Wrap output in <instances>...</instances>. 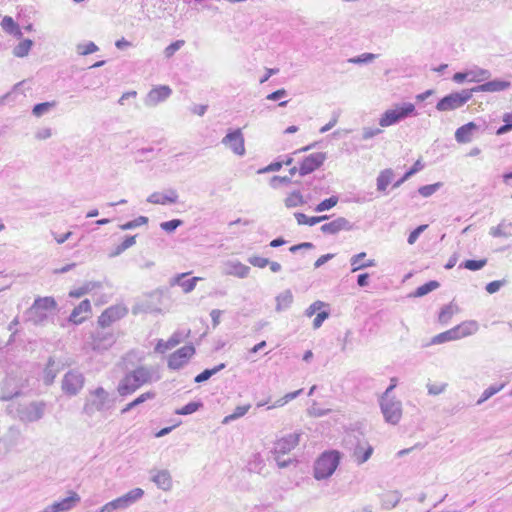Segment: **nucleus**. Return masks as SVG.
I'll return each instance as SVG.
<instances>
[{
    "instance_id": "nucleus-50",
    "label": "nucleus",
    "mask_w": 512,
    "mask_h": 512,
    "mask_svg": "<svg viewBox=\"0 0 512 512\" xmlns=\"http://www.w3.org/2000/svg\"><path fill=\"white\" fill-rule=\"evenodd\" d=\"M99 50V47L92 41L87 42L85 44H78L77 45V53L79 55H89L94 52H97Z\"/></svg>"
},
{
    "instance_id": "nucleus-45",
    "label": "nucleus",
    "mask_w": 512,
    "mask_h": 512,
    "mask_svg": "<svg viewBox=\"0 0 512 512\" xmlns=\"http://www.w3.org/2000/svg\"><path fill=\"white\" fill-rule=\"evenodd\" d=\"M303 392V389L296 390L294 392L287 393L282 398L276 400L273 405L269 406L268 409H273L276 407H282L289 401L297 398L301 393Z\"/></svg>"
},
{
    "instance_id": "nucleus-62",
    "label": "nucleus",
    "mask_w": 512,
    "mask_h": 512,
    "mask_svg": "<svg viewBox=\"0 0 512 512\" xmlns=\"http://www.w3.org/2000/svg\"><path fill=\"white\" fill-rule=\"evenodd\" d=\"M428 226H417L408 236V243L414 244L418 237L425 231Z\"/></svg>"
},
{
    "instance_id": "nucleus-64",
    "label": "nucleus",
    "mask_w": 512,
    "mask_h": 512,
    "mask_svg": "<svg viewBox=\"0 0 512 512\" xmlns=\"http://www.w3.org/2000/svg\"><path fill=\"white\" fill-rule=\"evenodd\" d=\"M423 168H424V164L421 162V160H417L413 164V166L408 171L405 172L404 178H410L411 176H413L414 174H416Z\"/></svg>"
},
{
    "instance_id": "nucleus-48",
    "label": "nucleus",
    "mask_w": 512,
    "mask_h": 512,
    "mask_svg": "<svg viewBox=\"0 0 512 512\" xmlns=\"http://www.w3.org/2000/svg\"><path fill=\"white\" fill-rule=\"evenodd\" d=\"M304 203L303 196L300 191H294L287 196L285 199L286 207H296Z\"/></svg>"
},
{
    "instance_id": "nucleus-26",
    "label": "nucleus",
    "mask_w": 512,
    "mask_h": 512,
    "mask_svg": "<svg viewBox=\"0 0 512 512\" xmlns=\"http://www.w3.org/2000/svg\"><path fill=\"white\" fill-rule=\"evenodd\" d=\"M182 340L183 334L179 331H176L171 335V337L167 341H163L162 339H160L155 346V351L157 353L163 354L167 350L176 347L178 344L181 343Z\"/></svg>"
},
{
    "instance_id": "nucleus-57",
    "label": "nucleus",
    "mask_w": 512,
    "mask_h": 512,
    "mask_svg": "<svg viewBox=\"0 0 512 512\" xmlns=\"http://www.w3.org/2000/svg\"><path fill=\"white\" fill-rule=\"evenodd\" d=\"M248 262L258 268H264L270 263L269 259L260 256H251L248 258Z\"/></svg>"
},
{
    "instance_id": "nucleus-46",
    "label": "nucleus",
    "mask_w": 512,
    "mask_h": 512,
    "mask_svg": "<svg viewBox=\"0 0 512 512\" xmlns=\"http://www.w3.org/2000/svg\"><path fill=\"white\" fill-rule=\"evenodd\" d=\"M502 121L504 122L503 125H501L496 130V135H504L510 131H512V112L511 113H504L502 116Z\"/></svg>"
},
{
    "instance_id": "nucleus-63",
    "label": "nucleus",
    "mask_w": 512,
    "mask_h": 512,
    "mask_svg": "<svg viewBox=\"0 0 512 512\" xmlns=\"http://www.w3.org/2000/svg\"><path fill=\"white\" fill-rule=\"evenodd\" d=\"M289 183H291V178L288 176H284V177L273 176L270 181V184L273 188H278L281 184H289Z\"/></svg>"
},
{
    "instance_id": "nucleus-18",
    "label": "nucleus",
    "mask_w": 512,
    "mask_h": 512,
    "mask_svg": "<svg viewBox=\"0 0 512 512\" xmlns=\"http://www.w3.org/2000/svg\"><path fill=\"white\" fill-rule=\"evenodd\" d=\"M179 195L173 188H168L164 191L153 192L148 196L147 202L151 204L168 205L178 202Z\"/></svg>"
},
{
    "instance_id": "nucleus-17",
    "label": "nucleus",
    "mask_w": 512,
    "mask_h": 512,
    "mask_svg": "<svg viewBox=\"0 0 512 512\" xmlns=\"http://www.w3.org/2000/svg\"><path fill=\"white\" fill-rule=\"evenodd\" d=\"M172 94V90L167 85L157 86L149 91L144 99V104L148 107H154L165 101Z\"/></svg>"
},
{
    "instance_id": "nucleus-10",
    "label": "nucleus",
    "mask_w": 512,
    "mask_h": 512,
    "mask_svg": "<svg viewBox=\"0 0 512 512\" xmlns=\"http://www.w3.org/2000/svg\"><path fill=\"white\" fill-rule=\"evenodd\" d=\"M379 404L385 421L392 425L398 424L402 417L401 401L395 397H380Z\"/></svg>"
},
{
    "instance_id": "nucleus-36",
    "label": "nucleus",
    "mask_w": 512,
    "mask_h": 512,
    "mask_svg": "<svg viewBox=\"0 0 512 512\" xmlns=\"http://www.w3.org/2000/svg\"><path fill=\"white\" fill-rule=\"evenodd\" d=\"M136 236H126L125 239L118 245L115 246L114 250L110 252V257H116L123 253L125 250L135 244Z\"/></svg>"
},
{
    "instance_id": "nucleus-56",
    "label": "nucleus",
    "mask_w": 512,
    "mask_h": 512,
    "mask_svg": "<svg viewBox=\"0 0 512 512\" xmlns=\"http://www.w3.org/2000/svg\"><path fill=\"white\" fill-rule=\"evenodd\" d=\"M507 283V280L506 279H502V280H495V281H492L490 283H488L485 287L486 291L489 293V294H494L496 293L497 291H499V289L504 286L505 284Z\"/></svg>"
},
{
    "instance_id": "nucleus-32",
    "label": "nucleus",
    "mask_w": 512,
    "mask_h": 512,
    "mask_svg": "<svg viewBox=\"0 0 512 512\" xmlns=\"http://www.w3.org/2000/svg\"><path fill=\"white\" fill-rule=\"evenodd\" d=\"M155 397V393L154 392H145L143 394H141L140 396H138L136 399H134L133 401H131L130 403H128L122 410H121V414H126L128 413L129 411H131L132 409H134L135 407L139 406L140 404L144 403L145 401L147 400H150V399H153Z\"/></svg>"
},
{
    "instance_id": "nucleus-25",
    "label": "nucleus",
    "mask_w": 512,
    "mask_h": 512,
    "mask_svg": "<svg viewBox=\"0 0 512 512\" xmlns=\"http://www.w3.org/2000/svg\"><path fill=\"white\" fill-rule=\"evenodd\" d=\"M64 364L56 362L53 357H49L47 365L44 370V383L51 385L54 382L57 374L63 369Z\"/></svg>"
},
{
    "instance_id": "nucleus-55",
    "label": "nucleus",
    "mask_w": 512,
    "mask_h": 512,
    "mask_svg": "<svg viewBox=\"0 0 512 512\" xmlns=\"http://www.w3.org/2000/svg\"><path fill=\"white\" fill-rule=\"evenodd\" d=\"M376 58L375 54L372 53H363L357 57L349 59V62L355 63V64H364L372 62Z\"/></svg>"
},
{
    "instance_id": "nucleus-9",
    "label": "nucleus",
    "mask_w": 512,
    "mask_h": 512,
    "mask_svg": "<svg viewBox=\"0 0 512 512\" xmlns=\"http://www.w3.org/2000/svg\"><path fill=\"white\" fill-rule=\"evenodd\" d=\"M415 113V106L412 103H402L393 109L386 110L379 119L381 127L395 125Z\"/></svg>"
},
{
    "instance_id": "nucleus-24",
    "label": "nucleus",
    "mask_w": 512,
    "mask_h": 512,
    "mask_svg": "<svg viewBox=\"0 0 512 512\" xmlns=\"http://www.w3.org/2000/svg\"><path fill=\"white\" fill-rule=\"evenodd\" d=\"M189 274L190 273H181V274L175 275L173 278L170 279V282H169L170 285L171 286L178 285L182 288L184 293H190L191 291L194 290L197 282L199 280H201V278L200 277H192L190 279L183 280V278H185Z\"/></svg>"
},
{
    "instance_id": "nucleus-41",
    "label": "nucleus",
    "mask_w": 512,
    "mask_h": 512,
    "mask_svg": "<svg viewBox=\"0 0 512 512\" xmlns=\"http://www.w3.org/2000/svg\"><path fill=\"white\" fill-rule=\"evenodd\" d=\"M503 387H504V384L492 385V386L488 387L487 389H485L483 391L482 395L477 400L476 405L483 404L486 400H488L489 398H491L492 396L497 394L499 391H501L503 389Z\"/></svg>"
},
{
    "instance_id": "nucleus-61",
    "label": "nucleus",
    "mask_w": 512,
    "mask_h": 512,
    "mask_svg": "<svg viewBox=\"0 0 512 512\" xmlns=\"http://www.w3.org/2000/svg\"><path fill=\"white\" fill-rule=\"evenodd\" d=\"M328 311H320L313 320V328L318 329L322 326L323 322L329 317Z\"/></svg>"
},
{
    "instance_id": "nucleus-37",
    "label": "nucleus",
    "mask_w": 512,
    "mask_h": 512,
    "mask_svg": "<svg viewBox=\"0 0 512 512\" xmlns=\"http://www.w3.org/2000/svg\"><path fill=\"white\" fill-rule=\"evenodd\" d=\"M1 26L6 32L10 34H14L19 37L22 35V32L20 31L18 24L10 16H5L2 19Z\"/></svg>"
},
{
    "instance_id": "nucleus-33",
    "label": "nucleus",
    "mask_w": 512,
    "mask_h": 512,
    "mask_svg": "<svg viewBox=\"0 0 512 512\" xmlns=\"http://www.w3.org/2000/svg\"><path fill=\"white\" fill-rule=\"evenodd\" d=\"M459 334L455 331L454 327L445 332H442L434 336L431 340V344H442L448 341L458 340Z\"/></svg>"
},
{
    "instance_id": "nucleus-16",
    "label": "nucleus",
    "mask_w": 512,
    "mask_h": 512,
    "mask_svg": "<svg viewBox=\"0 0 512 512\" xmlns=\"http://www.w3.org/2000/svg\"><path fill=\"white\" fill-rule=\"evenodd\" d=\"M70 495L66 498H63L60 501H55L54 503L46 506L41 512H68L73 509L81 500L80 496L71 491Z\"/></svg>"
},
{
    "instance_id": "nucleus-12",
    "label": "nucleus",
    "mask_w": 512,
    "mask_h": 512,
    "mask_svg": "<svg viewBox=\"0 0 512 512\" xmlns=\"http://www.w3.org/2000/svg\"><path fill=\"white\" fill-rule=\"evenodd\" d=\"M84 385V376L78 371H68L62 380V390L64 393L75 396Z\"/></svg>"
},
{
    "instance_id": "nucleus-15",
    "label": "nucleus",
    "mask_w": 512,
    "mask_h": 512,
    "mask_svg": "<svg viewBox=\"0 0 512 512\" xmlns=\"http://www.w3.org/2000/svg\"><path fill=\"white\" fill-rule=\"evenodd\" d=\"M221 143L230 148L236 155L245 154L244 137L241 129L229 130Z\"/></svg>"
},
{
    "instance_id": "nucleus-52",
    "label": "nucleus",
    "mask_w": 512,
    "mask_h": 512,
    "mask_svg": "<svg viewBox=\"0 0 512 512\" xmlns=\"http://www.w3.org/2000/svg\"><path fill=\"white\" fill-rule=\"evenodd\" d=\"M453 313H454L453 306L451 304L443 306L439 312V316H438L439 322L442 324L448 323L449 320L451 319Z\"/></svg>"
},
{
    "instance_id": "nucleus-49",
    "label": "nucleus",
    "mask_w": 512,
    "mask_h": 512,
    "mask_svg": "<svg viewBox=\"0 0 512 512\" xmlns=\"http://www.w3.org/2000/svg\"><path fill=\"white\" fill-rule=\"evenodd\" d=\"M250 408V405H245V406H237L235 409H234V412L228 416H226L224 419H223V424H227L229 423L230 421L232 420H235L239 417H242L244 416L248 410Z\"/></svg>"
},
{
    "instance_id": "nucleus-27",
    "label": "nucleus",
    "mask_w": 512,
    "mask_h": 512,
    "mask_svg": "<svg viewBox=\"0 0 512 512\" xmlns=\"http://www.w3.org/2000/svg\"><path fill=\"white\" fill-rule=\"evenodd\" d=\"M478 129L474 122H469L459 127L455 132V139L458 143H468L472 140L473 133Z\"/></svg>"
},
{
    "instance_id": "nucleus-44",
    "label": "nucleus",
    "mask_w": 512,
    "mask_h": 512,
    "mask_svg": "<svg viewBox=\"0 0 512 512\" xmlns=\"http://www.w3.org/2000/svg\"><path fill=\"white\" fill-rule=\"evenodd\" d=\"M203 406V403L200 401H192L184 405L182 408L176 410V414L178 415H190L196 411H198Z\"/></svg>"
},
{
    "instance_id": "nucleus-59",
    "label": "nucleus",
    "mask_w": 512,
    "mask_h": 512,
    "mask_svg": "<svg viewBox=\"0 0 512 512\" xmlns=\"http://www.w3.org/2000/svg\"><path fill=\"white\" fill-rule=\"evenodd\" d=\"M382 133L380 128L364 127L362 131V139L368 140Z\"/></svg>"
},
{
    "instance_id": "nucleus-22",
    "label": "nucleus",
    "mask_w": 512,
    "mask_h": 512,
    "mask_svg": "<svg viewBox=\"0 0 512 512\" xmlns=\"http://www.w3.org/2000/svg\"><path fill=\"white\" fill-rule=\"evenodd\" d=\"M90 312H91L90 301L88 299H85V300L81 301L79 303V305L76 306L72 310L68 320H69V322H72L73 324H76V325L81 324L86 320V318L88 317V314Z\"/></svg>"
},
{
    "instance_id": "nucleus-40",
    "label": "nucleus",
    "mask_w": 512,
    "mask_h": 512,
    "mask_svg": "<svg viewBox=\"0 0 512 512\" xmlns=\"http://www.w3.org/2000/svg\"><path fill=\"white\" fill-rule=\"evenodd\" d=\"M486 264H487L486 258L479 259V260L468 259V260H465L464 262H462L460 264L459 268H465V269H468L471 271H478V270L482 269Z\"/></svg>"
},
{
    "instance_id": "nucleus-13",
    "label": "nucleus",
    "mask_w": 512,
    "mask_h": 512,
    "mask_svg": "<svg viewBox=\"0 0 512 512\" xmlns=\"http://www.w3.org/2000/svg\"><path fill=\"white\" fill-rule=\"evenodd\" d=\"M127 313V308L122 305H114L108 307L98 317V324L102 329H104L106 327H109L113 322L126 316Z\"/></svg>"
},
{
    "instance_id": "nucleus-3",
    "label": "nucleus",
    "mask_w": 512,
    "mask_h": 512,
    "mask_svg": "<svg viewBox=\"0 0 512 512\" xmlns=\"http://www.w3.org/2000/svg\"><path fill=\"white\" fill-rule=\"evenodd\" d=\"M115 398L103 388L97 387L95 390L90 391L89 396L86 398L83 413L91 417L96 412H103L113 407Z\"/></svg>"
},
{
    "instance_id": "nucleus-53",
    "label": "nucleus",
    "mask_w": 512,
    "mask_h": 512,
    "mask_svg": "<svg viewBox=\"0 0 512 512\" xmlns=\"http://www.w3.org/2000/svg\"><path fill=\"white\" fill-rule=\"evenodd\" d=\"M441 185L442 184L440 182L430 185H424L418 189V192L423 197H429L433 195L441 187Z\"/></svg>"
},
{
    "instance_id": "nucleus-30",
    "label": "nucleus",
    "mask_w": 512,
    "mask_h": 512,
    "mask_svg": "<svg viewBox=\"0 0 512 512\" xmlns=\"http://www.w3.org/2000/svg\"><path fill=\"white\" fill-rule=\"evenodd\" d=\"M439 287H440V283L438 281L430 280V281L426 282L425 284L416 288V290L414 292L409 294V297H415V298L423 297V296L427 295L428 293L436 290Z\"/></svg>"
},
{
    "instance_id": "nucleus-4",
    "label": "nucleus",
    "mask_w": 512,
    "mask_h": 512,
    "mask_svg": "<svg viewBox=\"0 0 512 512\" xmlns=\"http://www.w3.org/2000/svg\"><path fill=\"white\" fill-rule=\"evenodd\" d=\"M344 443L358 465L365 463L373 453V447L360 434H348L344 439Z\"/></svg>"
},
{
    "instance_id": "nucleus-21",
    "label": "nucleus",
    "mask_w": 512,
    "mask_h": 512,
    "mask_svg": "<svg viewBox=\"0 0 512 512\" xmlns=\"http://www.w3.org/2000/svg\"><path fill=\"white\" fill-rule=\"evenodd\" d=\"M249 272L250 267L238 260H228L223 265V274L225 275L235 276L243 279L248 277Z\"/></svg>"
},
{
    "instance_id": "nucleus-19",
    "label": "nucleus",
    "mask_w": 512,
    "mask_h": 512,
    "mask_svg": "<svg viewBox=\"0 0 512 512\" xmlns=\"http://www.w3.org/2000/svg\"><path fill=\"white\" fill-rule=\"evenodd\" d=\"M113 333L104 330H97L92 336V348L95 351L107 350L115 343Z\"/></svg>"
},
{
    "instance_id": "nucleus-20",
    "label": "nucleus",
    "mask_w": 512,
    "mask_h": 512,
    "mask_svg": "<svg viewBox=\"0 0 512 512\" xmlns=\"http://www.w3.org/2000/svg\"><path fill=\"white\" fill-rule=\"evenodd\" d=\"M144 495V491L141 488H134L124 494L121 497H118L114 500H112V504L115 505V510L117 509H126L132 504H134L136 501L142 498Z\"/></svg>"
},
{
    "instance_id": "nucleus-6",
    "label": "nucleus",
    "mask_w": 512,
    "mask_h": 512,
    "mask_svg": "<svg viewBox=\"0 0 512 512\" xmlns=\"http://www.w3.org/2000/svg\"><path fill=\"white\" fill-rule=\"evenodd\" d=\"M340 458L336 450L324 452L314 464V477L317 480L329 478L337 469Z\"/></svg>"
},
{
    "instance_id": "nucleus-31",
    "label": "nucleus",
    "mask_w": 512,
    "mask_h": 512,
    "mask_svg": "<svg viewBox=\"0 0 512 512\" xmlns=\"http://www.w3.org/2000/svg\"><path fill=\"white\" fill-rule=\"evenodd\" d=\"M394 177V172L392 169H384L382 170L377 177V190L385 191L387 186L392 182Z\"/></svg>"
},
{
    "instance_id": "nucleus-38",
    "label": "nucleus",
    "mask_w": 512,
    "mask_h": 512,
    "mask_svg": "<svg viewBox=\"0 0 512 512\" xmlns=\"http://www.w3.org/2000/svg\"><path fill=\"white\" fill-rule=\"evenodd\" d=\"M96 287H100V283L92 282V281L91 282H87L82 287H79L77 289H74V290L70 291L69 292V296L73 297V298H80V297L84 296L85 294H87L88 292H90L91 290H93Z\"/></svg>"
},
{
    "instance_id": "nucleus-34",
    "label": "nucleus",
    "mask_w": 512,
    "mask_h": 512,
    "mask_svg": "<svg viewBox=\"0 0 512 512\" xmlns=\"http://www.w3.org/2000/svg\"><path fill=\"white\" fill-rule=\"evenodd\" d=\"M401 494L398 491L389 492L382 497V506L385 509H392L398 505Z\"/></svg>"
},
{
    "instance_id": "nucleus-39",
    "label": "nucleus",
    "mask_w": 512,
    "mask_h": 512,
    "mask_svg": "<svg viewBox=\"0 0 512 512\" xmlns=\"http://www.w3.org/2000/svg\"><path fill=\"white\" fill-rule=\"evenodd\" d=\"M33 45V41L30 39H25L17 44L13 49V54L16 57H25L28 55L31 47Z\"/></svg>"
},
{
    "instance_id": "nucleus-42",
    "label": "nucleus",
    "mask_w": 512,
    "mask_h": 512,
    "mask_svg": "<svg viewBox=\"0 0 512 512\" xmlns=\"http://www.w3.org/2000/svg\"><path fill=\"white\" fill-rule=\"evenodd\" d=\"M56 105V101L38 103L33 106L32 113L36 117H41Z\"/></svg>"
},
{
    "instance_id": "nucleus-7",
    "label": "nucleus",
    "mask_w": 512,
    "mask_h": 512,
    "mask_svg": "<svg viewBox=\"0 0 512 512\" xmlns=\"http://www.w3.org/2000/svg\"><path fill=\"white\" fill-rule=\"evenodd\" d=\"M300 436V433H292L275 442L272 453L279 468H286L292 462L290 458L282 459V456L289 453L299 444Z\"/></svg>"
},
{
    "instance_id": "nucleus-8",
    "label": "nucleus",
    "mask_w": 512,
    "mask_h": 512,
    "mask_svg": "<svg viewBox=\"0 0 512 512\" xmlns=\"http://www.w3.org/2000/svg\"><path fill=\"white\" fill-rule=\"evenodd\" d=\"M474 90L463 89L459 92H452L441 98L436 109L440 112L453 111L464 106L473 96Z\"/></svg>"
},
{
    "instance_id": "nucleus-2",
    "label": "nucleus",
    "mask_w": 512,
    "mask_h": 512,
    "mask_svg": "<svg viewBox=\"0 0 512 512\" xmlns=\"http://www.w3.org/2000/svg\"><path fill=\"white\" fill-rule=\"evenodd\" d=\"M57 303L53 297H37L30 308L25 311L26 320L35 326H42L48 320V311L55 310Z\"/></svg>"
},
{
    "instance_id": "nucleus-58",
    "label": "nucleus",
    "mask_w": 512,
    "mask_h": 512,
    "mask_svg": "<svg viewBox=\"0 0 512 512\" xmlns=\"http://www.w3.org/2000/svg\"><path fill=\"white\" fill-rule=\"evenodd\" d=\"M447 384H427L428 394L429 395H439L443 393L446 389Z\"/></svg>"
},
{
    "instance_id": "nucleus-29",
    "label": "nucleus",
    "mask_w": 512,
    "mask_h": 512,
    "mask_svg": "<svg viewBox=\"0 0 512 512\" xmlns=\"http://www.w3.org/2000/svg\"><path fill=\"white\" fill-rule=\"evenodd\" d=\"M293 302V294L287 289L276 296V311L280 312L290 307Z\"/></svg>"
},
{
    "instance_id": "nucleus-47",
    "label": "nucleus",
    "mask_w": 512,
    "mask_h": 512,
    "mask_svg": "<svg viewBox=\"0 0 512 512\" xmlns=\"http://www.w3.org/2000/svg\"><path fill=\"white\" fill-rule=\"evenodd\" d=\"M470 75L469 81L471 82H482L490 78L491 73L489 70L478 68L476 70H469Z\"/></svg>"
},
{
    "instance_id": "nucleus-1",
    "label": "nucleus",
    "mask_w": 512,
    "mask_h": 512,
    "mask_svg": "<svg viewBox=\"0 0 512 512\" xmlns=\"http://www.w3.org/2000/svg\"><path fill=\"white\" fill-rule=\"evenodd\" d=\"M153 369L147 366H139L128 372L120 380L117 391L120 396L125 397L134 393L144 384L152 382Z\"/></svg>"
},
{
    "instance_id": "nucleus-43",
    "label": "nucleus",
    "mask_w": 512,
    "mask_h": 512,
    "mask_svg": "<svg viewBox=\"0 0 512 512\" xmlns=\"http://www.w3.org/2000/svg\"><path fill=\"white\" fill-rule=\"evenodd\" d=\"M298 224H318L321 221L327 220V216L308 217L303 213L294 214Z\"/></svg>"
},
{
    "instance_id": "nucleus-54",
    "label": "nucleus",
    "mask_w": 512,
    "mask_h": 512,
    "mask_svg": "<svg viewBox=\"0 0 512 512\" xmlns=\"http://www.w3.org/2000/svg\"><path fill=\"white\" fill-rule=\"evenodd\" d=\"M185 44L184 40H177L175 42H172L170 45H168L165 50L164 54L167 58L172 57L176 51H178L183 45Z\"/></svg>"
},
{
    "instance_id": "nucleus-35",
    "label": "nucleus",
    "mask_w": 512,
    "mask_h": 512,
    "mask_svg": "<svg viewBox=\"0 0 512 512\" xmlns=\"http://www.w3.org/2000/svg\"><path fill=\"white\" fill-rule=\"evenodd\" d=\"M454 329L457 332V334H459V339H460L465 336L473 334L477 329V325H476V322H474V321H466V322H463V323L455 326Z\"/></svg>"
},
{
    "instance_id": "nucleus-51",
    "label": "nucleus",
    "mask_w": 512,
    "mask_h": 512,
    "mask_svg": "<svg viewBox=\"0 0 512 512\" xmlns=\"http://www.w3.org/2000/svg\"><path fill=\"white\" fill-rule=\"evenodd\" d=\"M337 202H338V197L337 196H331V197L321 201L316 206L315 211L316 212H322V211H325V210H329L332 207H334L337 204Z\"/></svg>"
},
{
    "instance_id": "nucleus-14",
    "label": "nucleus",
    "mask_w": 512,
    "mask_h": 512,
    "mask_svg": "<svg viewBox=\"0 0 512 512\" xmlns=\"http://www.w3.org/2000/svg\"><path fill=\"white\" fill-rule=\"evenodd\" d=\"M327 159V154L324 152L312 153L306 156L299 167L300 176H306L318 168H320L325 160Z\"/></svg>"
},
{
    "instance_id": "nucleus-23",
    "label": "nucleus",
    "mask_w": 512,
    "mask_h": 512,
    "mask_svg": "<svg viewBox=\"0 0 512 512\" xmlns=\"http://www.w3.org/2000/svg\"><path fill=\"white\" fill-rule=\"evenodd\" d=\"M511 86V83L506 80L494 79L478 86L471 88L474 93L477 92H500L504 91Z\"/></svg>"
},
{
    "instance_id": "nucleus-5",
    "label": "nucleus",
    "mask_w": 512,
    "mask_h": 512,
    "mask_svg": "<svg viewBox=\"0 0 512 512\" xmlns=\"http://www.w3.org/2000/svg\"><path fill=\"white\" fill-rule=\"evenodd\" d=\"M15 409V416L23 423L37 422L43 418L45 413V404L43 402L33 401L29 404H18L16 407L9 405V413Z\"/></svg>"
},
{
    "instance_id": "nucleus-60",
    "label": "nucleus",
    "mask_w": 512,
    "mask_h": 512,
    "mask_svg": "<svg viewBox=\"0 0 512 512\" xmlns=\"http://www.w3.org/2000/svg\"><path fill=\"white\" fill-rule=\"evenodd\" d=\"M325 305L326 304L322 301H315L305 310V315L307 317H312L318 310H320Z\"/></svg>"
},
{
    "instance_id": "nucleus-11",
    "label": "nucleus",
    "mask_w": 512,
    "mask_h": 512,
    "mask_svg": "<svg viewBox=\"0 0 512 512\" xmlns=\"http://www.w3.org/2000/svg\"><path fill=\"white\" fill-rule=\"evenodd\" d=\"M195 352V347L192 344L179 348L169 356L167 363L168 368L171 370L181 369L188 363Z\"/></svg>"
},
{
    "instance_id": "nucleus-28",
    "label": "nucleus",
    "mask_w": 512,
    "mask_h": 512,
    "mask_svg": "<svg viewBox=\"0 0 512 512\" xmlns=\"http://www.w3.org/2000/svg\"><path fill=\"white\" fill-rule=\"evenodd\" d=\"M152 481L163 491H169L172 488V478L170 472L166 469L157 471L153 475Z\"/></svg>"
}]
</instances>
